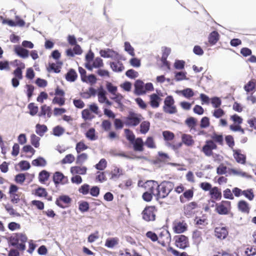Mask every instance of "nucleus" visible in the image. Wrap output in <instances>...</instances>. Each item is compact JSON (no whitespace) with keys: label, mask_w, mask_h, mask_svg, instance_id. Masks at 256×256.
Masks as SVG:
<instances>
[{"label":"nucleus","mask_w":256,"mask_h":256,"mask_svg":"<svg viewBox=\"0 0 256 256\" xmlns=\"http://www.w3.org/2000/svg\"><path fill=\"white\" fill-rule=\"evenodd\" d=\"M174 239L176 246L180 249L184 250L189 246L188 238L184 235L176 236Z\"/></svg>","instance_id":"obj_6"},{"label":"nucleus","mask_w":256,"mask_h":256,"mask_svg":"<svg viewBox=\"0 0 256 256\" xmlns=\"http://www.w3.org/2000/svg\"><path fill=\"white\" fill-rule=\"evenodd\" d=\"M18 166L21 170H27L30 168V163L25 160H21L18 163Z\"/></svg>","instance_id":"obj_58"},{"label":"nucleus","mask_w":256,"mask_h":256,"mask_svg":"<svg viewBox=\"0 0 256 256\" xmlns=\"http://www.w3.org/2000/svg\"><path fill=\"white\" fill-rule=\"evenodd\" d=\"M124 132L127 140H128L130 144L132 143V142L136 140V138L135 135L130 130L125 129Z\"/></svg>","instance_id":"obj_46"},{"label":"nucleus","mask_w":256,"mask_h":256,"mask_svg":"<svg viewBox=\"0 0 256 256\" xmlns=\"http://www.w3.org/2000/svg\"><path fill=\"white\" fill-rule=\"evenodd\" d=\"M150 123L148 121H144L140 124V132L142 134H146L150 130Z\"/></svg>","instance_id":"obj_42"},{"label":"nucleus","mask_w":256,"mask_h":256,"mask_svg":"<svg viewBox=\"0 0 256 256\" xmlns=\"http://www.w3.org/2000/svg\"><path fill=\"white\" fill-rule=\"evenodd\" d=\"M162 136L164 140L166 141L172 140L174 138V134L168 130L164 131L162 132Z\"/></svg>","instance_id":"obj_55"},{"label":"nucleus","mask_w":256,"mask_h":256,"mask_svg":"<svg viewBox=\"0 0 256 256\" xmlns=\"http://www.w3.org/2000/svg\"><path fill=\"white\" fill-rule=\"evenodd\" d=\"M158 155L160 162L162 163L166 164L168 160H170V156L168 154L162 152H158Z\"/></svg>","instance_id":"obj_44"},{"label":"nucleus","mask_w":256,"mask_h":256,"mask_svg":"<svg viewBox=\"0 0 256 256\" xmlns=\"http://www.w3.org/2000/svg\"><path fill=\"white\" fill-rule=\"evenodd\" d=\"M234 157L237 162L244 164L246 162V156L240 153V150L233 149Z\"/></svg>","instance_id":"obj_15"},{"label":"nucleus","mask_w":256,"mask_h":256,"mask_svg":"<svg viewBox=\"0 0 256 256\" xmlns=\"http://www.w3.org/2000/svg\"><path fill=\"white\" fill-rule=\"evenodd\" d=\"M28 108L30 110L29 114L32 116H35L38 112V108L34 102L30 103L28 106Z\"/></svg>","instance_id":"obj_43"},{"label":"nucleus","mask_w":256,"mask_h":256,"mask_svg":"<svg viewBox=\"0 0 256 256\" xmlns=\"http://www.w3.org/2000/svg\"><path fill=\"white\" fill-rule=\"evenodd\" d=\"M230 171L234 175L240 176L242 177L246 178L248 179H251L252 178V176L248 174L246 172L242 171H238L234 168H230Z\"/></svg>","instance_id":"obj_39"},{"label":"nucleus","mask_w":256,"mask_h":256,"mask_svg":"<svg viewBox=\"0 0 256 256\" xmlns=\"http://www.w3.org/2000/svg\"><path fill=\"white\" fill-rule=\"evenodd\" d=\"M187 229L186 224L181 222H178L174 227V230L176 234H181L184 232Z\"/></svg>","instance_id":"obj_28"},{"label":"nucleus","mask_w":256,"mask_h":256,"mask_svg":"<svg viewBox=\"0 0 256 256\" xmlns=\"http://www.w3.org/2000/svg\"><path fill=\"white\" fill-rule=\"evenodd\" d=\"M210 195L212 200H219L222 198L220 190L216 186L213 187L210 192Z\"/></svg>","instance_id":"obj_16"},{"label":"nucleus","mask_w":256,"mask_h":256,"mask_svg":"<svg viewBox=\"0 0 256 256\" xmlns=\"http://www.w3.org/2000/svg\"><path fill=\"white\" fill-rule=\"evenodd\" d=\"M131 144L136 152H142L144 150V142L140 137L137 138Z\"/></svg>","instance_id":"obj_13"},{"label":"nucleus","mask_w":256,"mask_h":256,"mask_svg":"<svg viewBox=\"0 0 256 256\" xmlns=\"http://www.w3.org/2000/svg\"><path fill=\"white\" fill-rule=\"evenodd\" d=\"M118 244V238H108L106 239L105 246L108 248H112Z\"/></svg>","instance_id":"obj_40"},{"label":"nucleus","mask_w":256,"mask_h":256,"mask_svg":"<svg viewBox=\"0 0 256 256\" xmlns=\"http://www.w3.org/2000/svg\"><path fill=\"white\" fill-rule=\"evenodd\" d=\"M75 158L72 154H68L61 160L62 164H72L74 162Z\"/></svg>","instance_id":"obj_56"},{"label":"nucleus","mask_w":256,"mask_h":256,"mask_svg":"<svg viewBox=\"0 0 256 256\" xmlns=\"http://www.w3.org/2000/svg\"><path fill=\"white\" fill-rule=\"evenodd\" d=\"M210 137L214 143L216 142L221 146L223 145L224 137L222 134H218L216 132H214Z\"/></svg>","instance_id":"obj_37"},{"label":"nucleus","mask_w":256,"mask_h":256,"mask_svg":"<svg viewBox=\"0 0 256 256\" xmlns=\"http://www.w3.org/2000/svg\"><path fill=\"white\" fill-rule=\"evenodd\" d=\"M134 93L136 96H140L146 94L144 90V82L141 80H136L134 84Z\"/></svg>","instance_id":"obj_9"},{"label":"nucleus","mask_w":256,"mask_h":256,"mask_svg":"<svg viewBox=\"0 0 256 256\" xmlns=\"http://www.w3.org/2000/svg\"><path fill=\"white\" fill-rule=\"evenodd\" d=\"M88 159V154L86 153H82L76 157V163L77 164L82 165Z\"/></svg>","instance_id":"obj_51"},{"label":"nucleus","mask_w":256,"mask_h":256,"mask_svg":"<svg viewBox=\"0 0 256 256\" xmlns=\"http://www.w3.org/2000/svg\"><path fill=\"white\" fill-rule=\"evenodd\" d=\"M48 130L47 126L44 124H38L36 126V132L40 136H44V134Z\"/></svg>","instance_id":"obj_36"},{"label":"nucleus","mask_w":256,"mask_h":256,"mask_svg":"<svg viewBox=\"0 0 256 256\" xmlns=\"http://www.w3.org/2000/svg\"><path fill=\"white\" fill-rule=\"evenodd\" d=\"M72 202V198L68 195H62L60 196L58 198L56 201V204L58 207L65 208H66V206H64L62 202L66 204H69Z\"/></svg>","instance_id":"obj_11"},{"label":"nucleus","mask_w":256,"mask_h":256,"mask_svg":"<svg viewBox=\"0 0 256 256\" xmlns=\"http://www.w3.org/2000/svg\"><path fill=\"white\" fill-rule=\"evenodd\" d=\"M156 211L154 206H146L142 212V219L146 222L154 221L156 220Z\"/></svg>","instance_id":"obj_5"},{"label":"nucleus","mask_w":256,"mask_h":256,"mask_svg":"<svg viewBox=\"0 0 256 256\" xmlns=\"http://www.w3.org/2000/svg\"><path fill=\"white\" fill-rule=\"evenodd\" d=\"M217 148V146L212 140H206L202 146V151L206 156H210L212 154V150Z\"/></svg>","instance_id":"obj_7"},{"label":"nucleus","mask_w":256,"mask_h":256,"mask_svg":"<svg viewBox=\"0 0 256 256\" xmlns=\"http://www.w3.org/2000/svg\"><path fill=\"white\" fill-rule=\"evenodd\" d=\"M25 64L24 63L20 64V66H18L13 72L14 76V78L22 80L23 78L22 70L24 68Z\"/></svg>","instance_id":"obj_33"},{"label":"nucleus","mask_w":256,"mask_h":256,"mask_svg":"<svg viewBox=\"0 0 256 256\" xmlns=\"http://www.w3.org/2000/svg\"><path fill=\"white\" fill-rule=\"evenodd\" d=\"M244 88L246 92H250L256 90V81L254 80H250L244 86Z\"/></svg>","instance_id":"obj_31"},{"label":"nucleus","mask_w":256,"mask_h":256,"mask_svg":"<svg viewBox=\"0 0 256 256\" xmlns=\"http://www.w3.org/2000/svg\"><path fill=\"white\" fill-rule=\"evenodd\" d=\"M86 137L88 140L94 141L98 138V136L96 134L95 129L93 128H90L85 134Z\"/></svg>","instance_id":"obj_34"},{"label":"nucleus","mask_w":256,"mask_h":256,"mask_svg":"<svg viewBox=\"0 0 256 256\" xmlns=\"http://www.w3.org/2000/svg\"><path fill=\"white\" fill-rule=\"evenodd\" d=\"M197 203L192 202L184 206V214L186 216H190L192 214V210L197 207Z\"/></svg>","instance_id":"obj_26"},{"label":"nucleus","mask_w":256,"mask_h":256,"mask_svg":"<svg viewBox=\"0 0 256 256\" xmlns=\"http://www.w3.org/2000/svg\"><path fill=\"white\" fill-rule=\"evenodd\" d=\"M77 78V73L74 68H70L65 74V78L68 82H74Z\"/></svg>","instance_id":"obj_19"},{"label":"nucleus","mask_w":256,"mask_h":256,"mask_svg":"<svg viewBox=\"0 0 256 256\" xmlns=\"http://www.w3.org/2000/svg\"><path fill=\"white\" fill-rule=\"evenodd\" d=\"M52 134L56 136H61L64 132V129L60 126H56L53 128Z\"/></svg>","instance_id":"obj_47"},{"label":"nucleus","mask_w":256,"mask_h":256,"mask_svg":"<svg viewBox=\"0 0 256 256\" xmlns=\"http://www.w3.org/2000/svg\"><path fill=\"white\" fill-rule=\"evenodd\" d=\"M78 210L82 212H86L90 210L89 203L86 201L78 202Z\"/></svg>","instance_id":"obj_38"},{"label":"nucleus","mask_w":256,"mask_h":256,"mask_svg":"<svg viewBox=\"0 0 256 256\" xmlns=\"http://www.w3.org/2000/svg\"><path fill=\"white\" fill-rule=\"evenodd\" d=\"M34 194L38 197H46L48 194L45 188L38 186L35 190Z\"/></svg>","instance_id":"obj_41"},{"label":"nucleus","mask_w":256,"mask_h":256,"mask_svg":"<svg viewBox=\"0 0 256 256\" xmlns=\"http://www.w3.org/2000/svg\"><path fill=\"white\" fill-rule=\"evenodd\" d=\"M40 138L36 136L35 134H31L30 142L36 148H38L40 146Z\"/></svg>","instance_id":"obj_52"},{"label":"nucleus","mask_w":256,"mask_h":256,"mask_svg":"<svg viewBox=\"0 0 256 256\" xmlns=\"http://www.w3.org/2000/svg\"><path fill=\"white\" fill-rule=\"evenodd\" d=\"M26 179V174L24 173H20L16 174L14 178L15 182L18 184H22L24 182Z\"/></svg>","instance_id":"obj_60"},{"label":"nucleus","mask_w":256,"mask_h":256,"mask_svg":"<svg viewBox=\"0 0 256 256\" xmlns=\"http://www.w3.org/2000/svg\"><path fill=\"white\" fill-rule=\"evenodd\" d=\"M123 170L117 166H114V168L111 172V179H118L121 176L123 175Z\"/></svg>","instance_id":"obj_30"},{"label":"nucleus","mask_w":256,"mask_h":256,"mask_svg":"<svg viewBox=\"0 0 256 256\" xmlns=\"http://www.w3.org/2000/svg\"><path fill=\"white\" fill-rule=\"evenodd\" d=\"M176 93L178 94H181L183 96L188 99L194 96V90L191 88H186L182 90H176Z\"/></svg>","instance_id":"obj_18"},{"label":"nucleus","mask_w":256,"mask_h":256,"mask_svg":"<svg viewBox=\"0 0 256 256\" xmlns=\"http://www.w3.org/2000/svg\"><path fill=\"white\" fill-rule=\"evenodd\" d=\"M100 54L102 57L104 58H112L114 55L116 56V58H120L118 57V54L116 52L110 48L101 50L100 51Z\"/></svg>","instance_id":"obj_12"},{"label":"nucleus","mask_w":256,"mask_h":256,"mask_svg":"<svg viewBox=\"0 0 256 256\" xmlns=\"http://www.w3.org/2000/svg\"><path fill=\"white\" fill-rule=\"evenodd\" d=\"M144 145H146L148 148H155L156 145L154 143V138L152 136H148L144 142Z\"/></svg>","instance_id":"obj_49"},{"label":"nucleus","mask_w":256,"mask_h":256,"mask_svg":"<svg viewBox=\"0 0 256 256\" xmlns=\"http://www.w3.org/2000/svg\"><path fill=\"white\" fill-rule=\"evenodd\" d=\"M185 124L190 128V130H195V127L197 124V120L196 118L190 116L185 120Z\"/></svg>","instance_id":"obj_29"},{"label":"nucleus","mask_w":256,"mask_h":256,"mask_svg":"<svg viewBox=\"0 0 256 256\" xmlns=\"http://www.w3.org/2000/svg\"><path fill=\"white\" fill-rule=\"evenodd\" d=\"M215 210L220 215H226L228 213V210L227 207L222 204H216V210Z\"/></svg>","instance_id":"obj_32"},{"label":"nucleus","mask_w":256,"mask_h":256,"mask_svg":"<svg viewBox=\"0 0 256 256\" xmlns=\"http://www.w3.org/2000/svg\"><path fill=\"white\" fill-rule=\"evenodd\" d=\"M106 88L108 91L112 94H116L118 88L116 86H114L110 82H107Z\"/></svg>","instance_id":"obj_59"},{"label":"nucleus","mask_w":256,"mask_h":256,"mask_svg":"<svg viewBox=\"0 0 256 256\" xmlns=\"http://www.w3.org/2000/svg\"><path fill=\"white\" fill-rule=\"evenodd\" d=\"M6 210L10 215L13 216H20V214L15 211L12 206L9 204H6L4 206Z\"/></svg>","instance_id":"obj_57"},{"label":"nucleus","mask_w":256,"mask_h":256,"mask_svg":"<svg viewBox=\"0 0 256 256\" xmlns=\"http://www.w3.org/2000/svg\"><path fill=\"white\" fill-rule=\"evenodd\" d=\"M160 98L156 94H152L150 96V105L153 108H158L160 106Z\"/></svg>","instance_id":"obj_20"},{"label":"nucleus","mask_w":256,"mask_h":256,"mask_svg":"<svg viewBox=\"0 0 256 256\" xmlns=\"http://www.w3.org/2000/svg\"><path fill=\"white\" fill-rule=\"evenodd\" d=\"M156 186V194L154 195L156 200L158 201L160 198H166L172 190L174 184L170 181H162L160 184L154 182Z\"/></svg>","instance_id":"obj_2"},{"label":"nucleus","mask_w":256,"mask_h":256,"mask_svg":"<svg viewBox=\"0 0 256 256\" xmlns=\"http://www.w3.org/2000/svg\"><path fill=\"white\" fill-rule=\"evenodd\" d=\"M142 115L138 114L133 112H130L126 118L125 124L128 126H138L141 121Z\"/></svg>","instance_id":"obj_4"},{"label":"nucleus","mask_w":256,"mask_h":256,"mask_svg":"<svg viewBox=\"0 0 256 256\" xmlns=\"http://www.w3.org/2000/svg\"><path fill=\"white\" fill-rule=\"evenodd\" d=\"M208 39L211 45H214L220 39V34L217 31L214 30L210 34Z\"/></svg>","instance_id":"obj_25"},{"label":"nucleus","mask_w":256,"mask_h":256,"mask_svg":"<svg viewBox=\"0 0 256 256\" xmlns=\"http://www.w3.org/2000/svg\"><path fill=\"white\" fill-rule=\"evenodd\" d=\"M174 74V80L176 82H180L183 80H188V78H186V72H175Z\"/></svg>","instance_id":"obj_35"},{"label":"nucleus","mask_w":256,"mask_h":256,"mask_svg":"<svg viewBox=\"0 0 256 256\" xmlns=\"http://www.w3.org/2000/svg\"><path fill=\"white\" fill-rule=\"evenodd\" d=\"M33 166L37 167H44L47 164L46 159L42 156H38L32 162Z\"/></svg>","instance_id":"obj_24"},{"label":"nucleus","mask_w":256,"mask_h":256,"mask_svg":"<svg viewBox=\"0 0 256 256\" xmlns=\"http://www.w3.org/2000/svg\"><path fill=\"white\" fill-rule=\"evenodd\" d=\"M107 166V162L104 158H102L99 162L94 166L95 168L99 170H103Z\"/></svg>","instance_id":"obj_45"},{"label":"nucleus","mask_w":256,"mask_h":256,"mask_svg":"<svg viewBox=\"0 0 256 256\" xmlns=\"http://www.w3.org/2000/svg\"><path fill=\"white\" fill-rule=\"evenodd\" d=\"M50 176V173L45 170H41L38 174V180L41 184H44L47 181Z\"/></svg>","instance_id":"obj_27"},{"label":"nucleus","mask_w":256,"mask_h":256,"mask_svg":"<svg viewBox=\"0 0 256 256\" xmlns=\"http://www.w3.org/2000/svg\"><path fill=\"white\" fill-rule=\"evenodd\" d=\"M88 148V147L82 141H80L76 144V150L77 153L79 154Z\"/></svg>","instance_id":"obj_54"},{"label":"nucleus","mask_w":256,"mask_h":256,"mask_svg":"<svg viewBox=\"0 0 256 256\" xmlns=\"http://www.w3.org/2000/svg\"><path fill=\"white\" fill-rule=\"evenodd\" d=\"M174 100L172 96H167L164 100L163 110L167 114H174L177 112L176 108L174 106Z\"/></svg>","instance_id":"obj_3"},{"label":"nucleus","mask_w":256,"mask_h":256,"mask_svg":"<svg viewBox=\"0 0 256 256\" xmlns=\"http://www.w3.org/2000/svg\"><path fill=\"white\" fill-rule=\"evenodd\" d=\"M238 208L240 211L242 212L248 214L250 210V207L248 204L244 200H240L238 202Z\"/></svg>","instance_id":"obj_17"},{"label":"nucleus","mask_w":256,"mask_h":256,"mask_svg":"<svg viewBox=\"0 0 256 256\" xmlns=\"http://www.w3.org/2000/svg\"><path fill=\"white\" fill-rule=\"evenodd\" d=\"M87 168L86 166L80 167L79 166H74L70 168V172L72 174H82L84 175L86 174Z\"/></svg>","instance_id":"obj_21"},{"label":"nucleus","mask_w":256,"mask_h":256,"mask_svg":"<svg viewBox=\"0 0 256 256\" xmlns=\"http://www.w3.org/2000/svg\"><path fill=\"white\" fill-rule=\"evenodd\" d=\"M14 52L20 58H26L29 56V51L20 46H15Z\"/></svg>","instance_id":"obj_14"},{"label":"nucleus","mask_w":256,"mask_h":256,"mask_svg":"<svg viewBox=\"0 0 256 256\" xmlns=\"http://www.w3.org/2000/svg\"><path fill=\"white\" fill-rule=\"evenodd\" d=\"M215 236L220 240L225 239L228 235V231L226 227H216L214 228Z\"/></svg>","instance_id":"obj_10"},{"label":"nucleus","mask_w":256,"mask_h":256,"mask_svg":"<svg viewBox=\"0 0 256 256\" xmlns=\"http://www.w3.org/2000/svg\"><path fill=\"white\" fill-rule=\"evenodd\" d=\"M210 124V119L207 116L202 118L200 122V127L204 128L208 127Z\"/></svg>","instance_id":"obj_63"},{"label":"nucleus","mask_w":256,"mask_h":256,"mask_svg":"<svg viewBox=\"0 0 256 256\" xmlns=\"http://www.w3.org/2000/svg\"><path fill=\"white\" fill-rule=\"evenodd\" d=\"M53 182L56 187L59 184H64L68 182V179L67 176L60 172H56L52 176Z\"/></svg>","instance_id":"obj_8"},{"label":"nucleus","mask_w":256,"mask_h":256,"mask_svg":"<svg viewBox=\"0 0 256 256\" xmlns=\"http://www.w3.org/2000/svg\"><path fill=\"white\" fill-rule=\"evenodd\" d=\"M242 194L249 200H252L254 197L253 190L252 188L244 190Z\"/></svg>","instance_id":"obj_53"},{"label":"nucleus","mask_w":256,"mask_h":256,"mask_svg":"<svg viewBox=\"0 0 256 256\" xmlns=\"http://www.w3.org/2000/svg\"><path fill=\"white\" fill-rule=\"evenodd\" d=\"M182 142L186 146H192L194 144V140L192 138V136L188 134H182Z\"/></svg>","instance_id":"obj_23"},{"label":"nucleus","mask_w":256,"mask_h":256,"mask_svg":"<svg viewBox=\"0 0 256 256\" xmlns=\"http://www.w3.org/2000/svg\"><path fill=\"white\" fill-rule=\"evenodd\" d=\"M211 104L214 108H218L222 104V101L220 98L214 96L211 98Z\"/></svg>","instance_id":"obj_61"},{"label":"nucleus","mask_w":256,"mask_h":256,"mask_svg":"<svg viewBox=\"0 0 256 256\" xmlns=\"http://www.w3.org/2000/svg\"><path fill=\"white\" fill-rule=\"evenodd\" d=\"M26 88V94L28 98L30 100L32 96L34 87L32 84H26L25 86Z\"/></svg>","instance_id":"obj_62"},{"label":"nucleus","mask_w":256,"mask_h":256,"mask_svg":"<svg viewBox=\"0 0 256 256\" xmlns=\"http://www.w3.org/2000/svg\"><path fill=\"white\" fill-rule=\"evenodd\" d=\"M110 65L112 70L114 72H120L124 69L122 63L120 61H118L117 62H110Z\"/></svg>","instance_id":"obj_22"},{"label":"nucleus","mask_w":256,"mask_h":256,"mask_svg":"<svg viewBox=\"0 0 256 256\" xmlns=\"http://www.w3.org/2000/svg\"><path fill=\"white\" fill-rule=\"evenodd\" d=\"M126 76L130 78L134 79L138 76V74L134 70L130 69L126 72Z\"/></svg>","instance_id":"obj_64"},{"label":"nucleus","mask_w":256,"mask_h":256,"mask_svg":"<svg viewBox=\"0 0 256 256\" xmlns=\"http://www.w3.org/2000/svg\"><path fill=\"white\" fill-rule=\"evenodd\" d=\"M124 50L126 52L131 56H134L135 54L134 48L130 45V43L128 42H126L124 43Z\"/></svg>","instance_id":"obj_48"},{"label":"nucleus","mask_w":256,"mask_h":256,"mask_svg":"<svg viewBox=\"0 0 256 256\" xmlns=\"http://www.w3.org/2000/svg\"><path fill=\"white\" fill-rule=\"evenodd\" d=\"M9 246L16 247V249H10L8 256H20L18 250L24 251L26 250V242L28 240L26 236L22 232L14 234L6 238Z\"/></svg>","instance_id":"obj_1"},{"label":"nucleus","mask_w":256,"mask_h":256,"mask_svg":"<svg viewBox=\"0 0 256 256\" xmlns=\"http://www.w3.org/2000/svg\"><path fill=\"white\" fill-rule=\"evenodd\" d=\"M61 67L58 66H56L54 62L49 63L48 67L47 68V70L48 72L53 71L55 73H59L60 72Z\"/></svg>","instance_id":"obj_50"}]
</instances>
